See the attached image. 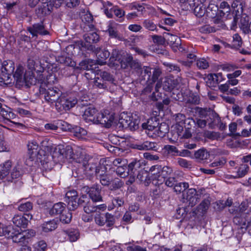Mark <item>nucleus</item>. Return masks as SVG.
Returning <instances> with one entry per match:
<instances>
[{"label":"nucleus","instance_id":"nucleus-1","mask_svg":"<svg viewBox=\"0 0 251 251\" xmlns=\"http://www.w3.org/2000/svg\"><path fill=\"white\" fill-rule=\"evenodd\" d=\"M142 128L150 137H164L168 132L169 126L165 123L159 124V120L156 117L150 118L142 124Z\"/></svg>","mask_w":251,"mask_h":251},{"label":"nucleus","instance_id":"nucleus-2","mask_svg":"<svg viewBox=\"0 0 251 251\" xmlns=\"http://www.w3.org/2000/svg\"><path fill=\"white\" fill-rule=\"evenodd\" d=\"M13 77L16 81V86L19 88L24 85L29 87L30 85L37 84V79L33 73L28 71L24 74V68L21 66L17 67L13 75Z\"/></svg>","mask_w":251,"mask_h":251},{"label":"nucleus","instance_id":"nucleus-3","mask_svg":"<svg viewBox=\"0 0 251 251\" xmlns=\"http://www.w3.org/2000/svg\"><path fill=\"white\" fill-rule=\"evenodd\" d=\"M5 236L7 238H11L15 243L21 245L27 242V239L23 232L19 231L18 228L15 229L11 226H5L0 223V236Z\"/></svg>","mask_w":251,"mask_h":251},{"label":"nucleus","instance_id":"nucleus-4","mask_svg":"<svg viewBox=\"0 0 251 251\" xmlns=\"http://www.w3.org/2000/svg\"><path fill=\"white\" fill-rule=\"evenodd\" d=\"M144 80H147L149 85L144 89L146 92H151V86L150 85L155 83L160 77L162 71L159 68L152 69L149 67L143 66L138 72Z\"/></svg>","mask_w":251,"mask_h":251},{"label":"nucleus","instance_id":"nucleus-5","mask_svg":"<svg viewBox=\"0 0 251 251\" xmlns=\"http://www.w3.org/2000/svg\"><path fill=\"white\" fill-rule=\"evenodd\" d=\"M73 155L72 147L68 145L65 147L62 145H59L55 148L51 157L54 163L61 164L72 159Z\"/></svg>","mask_w":251,"mask_h":251},{"label":"nucleus","instance_id":"nucleus-6","mask_svg":"<svg viewBox=\"0 0 251 251\" xmlns=\"http://www.w3.org/2000/svg\"><path fill=\"white\" fill-rule=\"evenodd\" d=\"M40 92L42 94H44L45 100L50 104L54 103L55 104L62 96V92L56 87H48V89H45L44 90L41 88Z\"/></svg>","mask_w":251,"mask_h":251},{"label":"nucleus","instance_id":"nucleus-7","mask_svg":"<svg viewBox=\"0 0 251 251\" xmlns=\"http://www.w3.org/2000/svg\"><path fill=\"white\" fill-rule=\"evenodd\" d=\"M83 38L84 42L80 41L78 42L79 47L89 50L94 51L96 48L93 45V44L97 43L99 41V35L96 32H93L85 34Z\"/></svg>","mask_w":251,"mask_h":251},{"label":"nucleus","instance_id":"nucleus-8","mask_svg":"<svg viewBox=\"0 0 251 251\" xmlns=\"http://www.w3.org/2000/svg\"><path fill=\"white\" fill-rule=\"evenodd\" d=\"M80 16L82 22L81 27L84 31L93 30L95 28V22L93 16L88 10L81 9Z\"/></svg>","mask_w":251,"mask_h":251},{"label":"nucleus","instance_id":"nucleus-9","mask_svg":"<svg viewBox=\"0 0 251 251\" xmlns=\"http://www.w3.org/2000/svg\"><path fill=\"white\" fill-rule=\"evenodd\" d=\"M27 30L31 34L32 37L37 38L38 35H46L49 34L43 21L35 23L27 28Z\"/></svg>","mask_w":251,"mask_h":251},{"label":"nucleus","instance_id":"nucleus-10","mask_svg":"<svg viewBox=\"0 0 251 251\" xmlns=\"http://www.w3.org/2000/svg\"><path fill=\"white\" fill-rule=\"evenodd\" d=\"M55 104L56 109L60 111L62 110H68L74 107L77 103V100L75 99L68 98L62 96L59 101Z\"/></svg>","mask_w":251,"mask_h":251},{"label":"nucleus","instance_id":"nucleus-11","mask_svg":"<svg viewBox=\"0 0 251 251\" xmlns=\"http://www.w3.org/2000/svg\"><path fill=\"white\" fill-rule=\"evenodd\" d=\"M98 163V159L89 157V156H86L83 162V166L86 173L90 175H97Z\"/></svg>","mask_w":251,"mask_h":251},{"label":"nucleus","instance_id":"nucleus-12","mask_svg":"<svg viewBox=\"0 0 251 251\" xmlns=\"http://www.w3.org/2000/svg\"><path fill=\"white\" fill-rule=\"evenodd\" d=\"M32 217V215L29 214H25L24 216L21 215H15L12 219L13 224L17 226L15 228H18L19 231L23 232L24 234L26 236V235L25 234V232L22 231L20 227H22L23 228H25L28 224L29 220H31ZM25 237L26 238V236ZM27 238H29L27 237ZM28 239H27V240Z\"/></svg>","mask_w":251,"mask_h":251},{"label":"nucleus","instance_id":"nucleus-13","mask_svg":"<svg viewBox=\"0 0 251 251\" xmlns=\"http://www.w3.org/2000/svg\"><path fill=\"white\" fill-rule=\"evenodd\" d=\"M121 67L126 69L128 66L132 69L136 70L137 72L141 68V65L137 60H134L130 54H126L121 61Z\"/></svg>","mask_w":251,"mask_h":251},{"label":"nucleus","instance_id":"nucleus-14","mask_svg":"<svg viewBox=\"0 0 251 251\" xmlns=\"http://www.w3.org/2000/svg\"><path fill=\"white\" fill-rule=\"evenodd\" d=\"M87 193L90 198L93 202H100L102 201V197L101 195V187L99 184H94L91 187H88Z\"/></svg>","mask_w":251,"mask_h":251},{"label":"nucleus","instance_id":"nucleus-15","mask_svg":"<svg viewBox=\"0 0 251 251\" xmlns=\"http://www.w3.org/2000/svg\"><path fill=\"white\" fill-rule=\"evenodd\" d=\"M184 202H186L189 206L193 207L198 202L199 199V195L197 194L195 189H189L187 191L186 194H183Z\"/></svg>","mask_w":251,"mask_h":251},{"label":"nucleus","instance_id":"nucleus-16","mask_svg":"<svg viewBox=\"0 0 251 251\" xmlns=\"http://www.w3.org/2000/svg\"><path fill=\"white\" fill-rule=\"evenodd\" d=\"M150 171L153 172V175H157L159 174V177H162L165 180L169 175L173 172L171 168L168 166H164L163 168L161 166L155 165L151 168Z\"/></svg>","mask_w":251,"mask_h":251},{"label":"nucleus","instance_id":"nucleus-17","mask_svg":"<svg viewBox=\"0 0 251 251\" xmlns=\"http://www.w3.org/2000/svg\"><path fill=\"white\" fill-rule=\"evenodd\" d=\"M97 112L98 110L93 106L86 107L82 115L83 119L86 122H92L93 123Z\"/></svg>","mask_w":251,"mask_h":251},{"label":"nucleus","instance_id":"nucleus-18","mask_svg":"<svg viewBox=\"0 0 251 251\" xmlns=\"http://www.w3.org/2000/svg\"><path fill=\"white\" fill-rule=\"evenodd\" d=\"M134 148L139 150L157 151L158 149V146L156 142L147 141L143 143L135 145Z\"/></svg>","mask_w":251,"mask_h":251},{"label":"nucleus","instance_id":"nucleus-19","mask_svg":"<svg viewBox=\"0 0 251 251\" xmlns=\"http://www.w3.org/2000/svg\"><path fill=\"white\" fill-rule=\"evenodd\" d=\"M141 163L140 161L134 160L132 161L128 165V175H133L136 176L137 174L142 170L141 168Z\"/></svg>","mask_w":251,"mask_h":251},{"label":"nucleus","instance_id":"nucleus-20","mask_svg":"<svg viewBox=\"0 0 251 251\" xmlns=\"http://www.w3.org/2000/svg\"><path fill=\"white\" fill-rule=\"evenodd\" d=\"M66 204L63 202H58L54 204L49 210V213L51 216L60 215L65 210Z\"/></svg>","mask_w":251,"mask_h":251},{"label":"nucleus","instance_id":"nucleus-21","mask_svg":"<svg viewBox=\"0 0 251 251\" xmlns=\"http://www.w3.org/2000/svg\"><path fill=\"white\" fill-rule=\"evenodd\" d=\"M121 123L123 125V126L127 128L128 127L131 130H134L137 129L139 127V120L138 119H130L129 120H122Z\"/></svg>","mask_w":251,"mask_h":251},{"label":"nucleus","instance_id":"nucleus-22","mask_svg":"<svg viewBox=\"0 0 251 251\" xmlns=\"http://www.w3.org/2000/svg\"><path fill=\"white\" fill-rule=\"evenodd\" d=\"M119 25L116 23L111 21L108 25L107 31L108 32L109 36L114 38H119V32L118 27Z\"/></svg>","mask_w":251,"mask_h":251},{"label":"nucleus","instance_id":"nucleus-23","mask_svg":"<svg viewBox=\"0 0 251 251\" xmlns=\"http://www.w3.org/2000/svg\"><path fill=\"white\" fill-rule=\"evenodd\" d=\"M0 82L1 85H8L12 83H16L13 76L11 77V74H7L5 72H1L0 74Z\"/></svg>","mask_w":251,"mask_h":251},{"label":"nucleus","instance_id":"nucleus-24","mask_svg":"<svg viewBox=\"0 0 251 251\" xmlns=\"http://www.w3.org/2000/svg\"><path fill=\"white\" fill-rule=\"evenodd\" d=\"M203 136L211 140H223L225 138V136L221 137L219 132L208 130L204 132Z\"/></svg>","mask_w":251,"mask_h":251},{"label":"nucleus","instance_id":"nucleus-25","mask_svg":"<svg viewBox=\"0 0 251 251\" xmlns=\"http://www.w3.org/2000/svg\"><path fill=\"white\" fill-rule=\"evenodd\" d=\"M114 118L113 114L108 111H104V116L102 119V125L105 127L109 128L113 123Z\"/></svg>","mask_w":251,"mask_h":251},{"label":"nucleus","instance_id":"nucleus-26","mask_svg":"<svg viewBox=\"0 0 251 251\" xmlns=\"http://www.w3.org/2000/svg\"><path fill=\"white\" fill-rule=\"evenodd\" d=\"M94 61L93 60L87 59L81 61L79 64V67L81 70L90 71L92 73L94 72Z\"/></svg>","mask_w":251,"mask_h":251},{"label":"nucleus","instance_id":"nucleus-27","mask_svg":"<svg viewBox=\"0 0 251 251\" xmlns=\"http://www.w3.org/2000/svg\"><path fill=\"white\" fill-rule=\"evenodd\" d=\"M15 69L14 63L10 60L4 61L2 65L1 71L9 74L13 73Z\"/></svg>","mask_w":251,"mask_h":251},{"label":"nucleus","instance_id":"nucleus-28","mask_svg":"<svg viewBox=\"0 0 251 251\" xmlns=\"http://www.w3.org/2000/svg\"><path fill=\"white\" fill-rule=\"evenodd\" d=\"M195 157L199 160H203L207 159L209 156V152L205 149L202 148L197 151L194 153Z\"/></svg>","mask_w":251,"mask_h":251},{"label":"nucleus","instance_id":"nucleus-29","mask_svg":"<svg viewBox=\"0 0 251 251\" xmlns=\"http://www.w3.org/2000/svg\"><path fill=\"white\" fill-rule=\"evenodd\" d=\"M12 163L9 161H7L3 163L1 168L0 170V178L3 179L9 173V170L11 167Z\"/></svg>","mask_w":251,"mask_h":251},{"label":"nucleus","instance_id":"nucleus-30","mask_svg":"<svg viewBox=\"0 0 251 251\" xmlns=\"http://www.w3.org/2000/svg\"><path fill=\"white\" fill-rule=\"evenodd\" d=\"M24 173L22 164L18 163L11 173V178L16 179L20 177Z\"/></svg>","mask_w":251,"mask_h":251},{"label":"nucleus","instance_id":"nucleus-31","mask_svg":"<svg viewBox=\"0 0 251 251\" xmlns=\"http://www.w3.org/2000/svg\"><path fill=\"white\" fill-rule=\"evenodd\" d=\"M98 60V62L101 65L104 64L105 63V60L109 57L110 52L106 50L101 51H98L97 53Z\"/></svg>","mask_w":251,"mask_h":251},{"label":"nucleus","instance_id":"nucleus-32","mask_svg":"<svg viewBox=\"0 0 251 251\" xmlns=\"http://www.w3.org/2000/svg\"><path fill=\"white\" fill-rule=\"evenodd\" d=\"M93 86L101 90H108V84L107 82H104V80L100 78L97 77L94 81Z\"/></svg>","mask_w":251,"mask_h":251},{"label":"nucleus","instance_id":"nucleus-33","mask_svg":"<svg viewBox=\"0 0 251 251\" xmlns=\"http://www.w3.org/2000/svg\"><path fill=\"white\" fill-rule=\"evenodd\" d=\"M124 204V200L123 198L116 197L113 198L112 200V205H109L108 209L109 210L113 209L114 207L118 208L122 206Z\"/></svg>","mask_w":251,"mask_h":251},{"label":"nucleus","instance_id":"nucleus-34","mask_svg":"<svg viewBox=\"0 0 251 251\" xmlns=\"http://www.w3.org/2000/svg\"><path fill=\"white\" fill-rule=\"evenodd\" d=\"M44 231L47 232L54 230L57 227V224L54 220L44 223L42 226Z\"/></svg>","mask_w":251,"mask_h":251},{"label":"nucleus","instance_id":"nucleus-35","mask_svg":"<svg viewBox=\"0 0 251 251\" xmlns=\"http://www.w3.org/2000/svg\"><path fill=\"white\" fill-rule=\"evenodd\" d=\"M95 202L92 200L90 201L89 200L87 203L84 205L83 210L84 212L88 214L96 212L97 206L94 204Z\"/></svg>","mask_w":251,"mask_h":251},{"label":"nucleus","instance_id":"nucleus-36","mask_svg":"<svg viewBox=\"0 0 251 251\" xmlns=\"http://www.w3.org/2000/svg\"><path fill=\"white\" fill-rule=\"evenodd\" d=\"M175 84L174 80L166 78L162 84L163 89L166 91H171L175 87Z\"/></svg>","mask_w":251,"mask_h":251},{"label":"nucleus","instance_id":"nucleus-37","mask_svg":"<svg viewBox=\"0 0 251 251\" xmlns=\"http://www.w3.org/2000/svg\"><path fill=\"white\" fill-rule=\"evenodd\" d=\"M189 185L188 182H183L176 183L174 187L175 192L177 194L183 192L185 190L189 188Z\"/></svg>","mask_w":251,"mask_h":251},{"label":"nucleus","instance_id":"nucleus-38","mask_svg":"<svg viewBox=\"0 0 251 251\" xmlns=\"http://www.w3.org/2000/svg\"><path fill=\"white\" fill-rule=\"evenodd\" d=\"M72 218V213L66 209H65V210L60 215V220L64 224L69 223L71 221Z\"/></svg>","mask_w":251,"mask_h":251},{"label":"nucleus","instance_id":"nucleus-39","mask_svg":"<svg viewBox=\"0 0 251 251\" xmlns=\"http://www.w3.org/2000/svg\"><path fill=\"white\" fill-rule=\"evenodd\" d=\"M249 170V166L245 164H241L237 171L236 177H242L246 175Z\"/></svg>","mask_w":251,"mask_h":251},{"label":"nucleus","instance_id":"nucleus-40","mask_svg":"<svg viewBox=\"0 0 251 251\" xmlns=\"http://www.w3.org/2000/svg\"><path fill=\"white\" fill-rule=\"evenodd\" d=\"M73 133L78 139H82L87 133V131L79 126H76L73 129Z\"/></svg>","mask_w":251,"mask_h":251},{"label":"nucleus","instance_id":"nucleus-41","mask_svg":"<svg viewBox=\"0 0 251 251\" xmlns=\"http://www.w3.org/2000/svg\"><path fill=\"white\" fill-rule=\"evenodd\" d=\"M127 168L128 167L125 165L118 166V167L116 169V172L120 177L124 178L128 175V171L126 172Z\"/></svg>","mask_w":251,"mask_h":251},{"label":"nucleus","instance_id":"nucleus-42","mask_svg":"<svg viewBox=\"0 0 251 251\" xmlns=\"http://www.w3.org/2000/svg\"><path fill=\"white\" fill-rule=\"evenodd\" d=\"M99 179L101 185L108 186L112 181V178L107 174L99 175Z\"/></svg>","mask_w":251,"mask_h":251},{"label":"nucleus","instance_id":"nucleus-43","mask_svg":"<svg viewBox=\"0 0 251 251\" xmlns=\"http://www.w3.org/2000/svg\"><path fill=\"white\" fill-rule=\"evenodd\" d=\"M111 182L112 183L109 187L111 191L120 189L124 185V182L119 178L114 179L113 181L112 180Z\"/></svg>","mask_w":251,"mask_h":251},{"label":"nucleus","instance_id":"nucleus-44","mask_svg":"<svg viewBox=\"0 0 251 251\" xmlns=\"http://www.w3.org/2000/svg\"><path fill=\"white\" fill-rule=\"evenodd\" d=\"M242 44V41L241 37L238 34H235L233 36V41L232 43V48L235 49H238Z\"/></svg>","mask_w":251,"mask_h":251},{"label":"nucleus","instance_id":"nucleus-45","mask_svg":"<svg viewBox=\"0 0 251 251\" xmlns=\"http://www.w3.org/2000/svg\"><path fill=\"white\" fill-rule=\"evenodd\" d=\"M58 61L62 64H63L68 67H74L75 66V62L72 61L70 57L60 56L58 57Z\"/></svg>","mask_w":251,"mask_h":251},{"label":"nucleus","instance_id":"nucleus-46","mask_svg":"<svg viewBox=\"0 0 251 251\" xmlns=\"http://www.w3.org/2000/svg\"><path fill=\"white\" fill-rule=\"evenodd\" d=\"M95 221L98 225L103 226L105 224V214L97 213L95 217Z\"/></svg>","mask_w":251,"mask_h":251},{"label":"nucleus","instance_id":"nucleus-47","mask_svg":"<svg viewBox=\"0 0 251 251\" xmlns=\"http://www.w3.org/2000/svg\"><path fill=\"white\" fill-rule=\"evenodd\" d=\"M181 130V131H180V129L178 128V135L180 137V138L188 139L191 137L192 134L190 130V127H188L185 128L184 130L182 127Z\"/></svg>","mask_w":251,"mask_h":251},{"label":"nucleus","instance_id":"nucleus-48","mask_svg":"<svg viewBox=\"0 0 251 251\" xmlns=\"http://www.w3.org/2000/svg\"><path fill=\"white\" fill-rule=\"evenodd\" d=\"M143 25L146 29L151 31H154L156 29V25L150 19L145 20L143 22Z\"/></svg>","mask_w":251,"mask_h":251},{"label":"nucleus","instance_id":"nucleus-49","mask_svg":"<svg viewBox=\"0 0 251 251\" xmlns=\"http://www.w3.org/2000/svg\"><path fill=\"white\" fill-rule=\"evenodd\" d=\"M100 76L101 77V79L104 80V82H108V84L109 83H112L114 81V78H113L112 75L108 72L105 71L101 72L100 74Z\"/></svg>","mask_w":251,"mask_h":251},{"label":"nucleus","instance_id":"nucleus-50","mask_svg":"<svg viewBox=\"0 0 251 251\" xmlns=\"http://www.w3.org/2000/svg\"><path fill=\"white\" fill-rule=\"evenodd\" d=\"M210 202L208 200L204 199L198 206V211L201 213L206 212L208 209Z\"/></svg>","mask_w":251,"mask_h":251},{"label":"nucleus","instance_id":"nucleus-51","mask_svg":"<svg viewBox=\"0 0 251 251\" xmlns=\"http://www.w3.org/2000/svg\"><path fill=\"white\" fill-rule=\"evenodd\" d=\"M200 97L195 94H190L187 100V102L193 104H198L200 103Z\"/></svg>","mask_w":251,"mask_h":251},{"label":"nucleus","instance_id":"nucleus-52","mask_svg":"<svg viewBox=\"0 0 251 251\" xmlns=\"http://www.w3.org/2000/svg\"><path fill=\"white\" fill-rule=\"evenodd\" d=\"M194 12L197 17H201L205 13V7L201 5H197L194 8Z\"/></svg>","mask_w":251,"mask_h":251},{"label":"nucleus","instance_id":"nucleus-53","mask_svg":"<svg viewBox=\"0 0 251 251\" xmlns=\"http://www.w3.org/2000/svg\"><path fill=\"white\" fill-rule=\"evenodd\" d=\"M32 203L30 202H26L21 204L19 206V210L21 211L28 212L32 209Z\"/></svg>","mask_w":251,"mask_h":251},{"label":"nucleus","instance_id":"nucleus-54","mask_svg":"<svg viewBox=\"0 0 251 251\" xmlns=\"http://www.w3.org/2000/svg\"><path fill=\"white\" fill-rule=\"evenodd\" d=\"M105 220L106 226L108 227L112 226L115 224V220L114 216L109 213L105 214Z\"/></svg>","mask_w":251,"mask_h":251},{"label":"nucleus","instance_id":"nucleus-55","mask_svg":"<svg viewBox=\"0 0 251 251\" xmlns=\"http://www.w3.org/2000/svg\"><path fill=\"white\" fill-rule=\"evenodd\" d=\"M68 236L71 242H75L78 239L79 233L77 230H72L68 231Z\"/></svg>","mask_w":251,"mask_h":251},{"label":"nucleus","instance_id":"nucleus-56","mask_svg":"<svg viewBox=\"0 0 251 251\" xmlns=\"http://www.w3.org/2000/svg\"><path fill=\"white\" fill-rule=\"evenodd\" d=\"M197 66L200 69H205L209 66V64L205 59L200 58L197 61Z\"/></svg>","mask_w":251,"mask_h":251},{"label":"nucleus","instance_id":"nucleus-57","mask_svg":"<svg viewBox=\"0 0 251 251\" xmlns=\"http://www.w3.org/2000/svg\"><path fill=\"white\" fill-rule=\"evenodd\" d=\"M68 202V208L69 210H75L78 206L77 200H66Z\"/></svg>","mask_w":251,"mask_h":251},{"label":"nucleus","instance_id":"nucleus-58","mask_svg":"<svg viewBox=\"0 0 251 251\" xmlns=\"http://www.w3.org/2000/svg\"><path fill=\"white\" fill-rule=\"evenodd\" d=\"M77 192L75 190H70L66 194V200H77Z\"/></svg>","mask_w":251,"mask_h":251},{"label":"nucleus","instance_id":"nucleus-59","mask_svg":"<svg viewBox=\"0 0 251 251\" xmlns=\"http://www.w3.org/2000/svg\"><path fill=\"white\" fill-rule=\"evenodd\" d=\"M107 167L105 165L101 163V161L99 163L97 168V175H105L107 171Z\"/></svg>","mask_w":251,"mask_h":251},{"label":"nucleus","instance_id":"nucleus-60","mask_svg":"<svg viewBox=\"0 0 251 251\" xmlns=\"http://www.w3.org/2000/svg\"><path fill=\"white\" fill-rule=\"evenodd\" d=\"M149 175L148 173L143 170H142L138 174L136 175V177L137 179L139 180L141 182L144 180H145L147 178L148 176Z\"/></svg>","mask_w":251,"mask_h":251},{"label":"nucleus","instance_id":"nucleus-61","mask_svg":"<svg viewBox=\"0 0 251 251\" xmlns=\"http://www.w3.org/2000/svg\"><path fill=\"white\" fill-rule=\"evenodd\" d=\"M197 111L198 113L199 116L201 118H205L207 115L208 113L210 112L209 109L207 108H203L200 107H197Z\"/></svg>","mask_w":251,"mask_h":251},{"label":"nucleus","instance_id":"nucleus-62","mask_svg":"<svg viewBox=\"0 0 251 251\" xmlns=\"http://www.w3.org/2000/svg\"><path fill=\"white\" fill-rule=\"evenodd\" d=\"M167 67L169 72H175L177 73L180 71L179 67L176 64L168 63L167 65Z\"/></svg>","mask_w":251,"mask_h":251},{"label":"nucleus","instance_id":"nucleus-63","mask_svg":"<svg viewBox=\"0 0 251 251\" xmlns=\"http://www.w3.org/2000/svg\"><path fill=\"white\" fill-rule=\"evenodd\" d=\"M37 251H45L47 249V244L44 241H39L35 246Z\"/></svg>","mask_w":251,"mask_h":251},{"label":"nucleus","instance_id":"nucleus-64","mask_svg":"<svg viewBox=\"0 0 251 251\" xmlns=\"http://www.w3.org/2000/svg\"><path fill=\"white\" fill-rule=\"evenodd\" d=\"M250 201L248 200L243 201L239 206V210L240 212H243L246 211L249 207Z\"/></svg>","mask_w":251,"mask_h":251}]
</instances>
